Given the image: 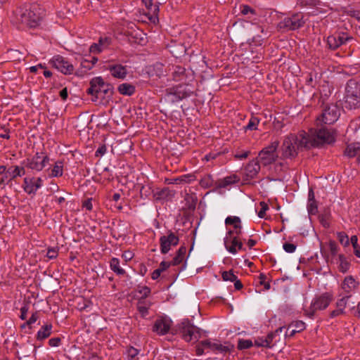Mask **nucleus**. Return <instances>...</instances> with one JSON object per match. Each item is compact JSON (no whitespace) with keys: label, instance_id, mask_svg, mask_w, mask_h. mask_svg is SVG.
<instances>
[{"label":"nucleus","instance_id":"nucleus-1","mask_svg":"<svg viewBox=\"0 0 360 360\" xmlns=\"http://www.w3.org/2000/svg\"><path fill=\"white\" fill-rule=\"evenodd\" d=\"M315 144L309 136L304 131L299 134H290L285 137L281 146L282 156L284 158L293 159L299 151L304 148H309Z\"/></svg>","mask_w":360,"mask_h":360},{"label":"nucleus","instance_id":"nucleus-2","mask_svg":"<svg viewBox=\"0 0 360 360\" xmlns=\"http://www.w3.org/2000/svg\"><path fill=\"white\" fill-rule=\"evenodd\" d=\"M88 94L94 96L92 101L96 102L99 97H103L106 101L110 100L113 95V86L105 83L101 77L93 78L90 82V87L86 90Z\"/></svg>","mask_w":360,"mask_h":360},{"label":"nucleus","instance_id":"nucleus-3","mask_svg":"<svg viewBox=\"0 0 360 360\" xmlns=\"http://www.w3.org/2000/svg\"><path fill=\"white\" fill-rule=\"evenodd\" d=\"M344 106L349 110L356 109L360 106V84L353 79L347 83Z\"/></svg>","mask_w":360,"mask_h":360},{"label":"nucleus","instance_id":"nucleus-4","mask_svg":"<svg viewBox=\"0 0 360 360\" xmlns=\"http://www.w3.org/2000/svg\"><path fill=\"white\" fill-rule=\"evenodd\" d=\"M41 8L39 6L32 4L21 11L18 20L22 25L27 27H36L41 21Z\"/></svg>","mask_w":360,"mask_h":360},{"label":"nucleus","instance_id":"nucleus-5","mask_svg":"<svg viewBox=\"0 0 360 360\" xmlns=\"http://www.w3.org/2000/svg\"><path fill=\"white\" fill-rule=\"evenodd\" d=\"M333 300V295L331 292H326L319 296L314 297L310 306L304 309L306 316L312 318L315 313L319 310H324Z\"/></svg>","mask_w":360,"mask_h":360},{"label":"nucleus","instance_id":"nucleus-6","mask_svg":"<svg viewBox=\"0 0 360 360\" xmlns=\"http://www.w3.org/2000/svg\"><path fill=\"white\" fill-rule=\"evenodd\" d=\"M340 115V108L336 104H326L323 107L321 116L317 118V125L321 123L332 124L338 120Z\"/></svg>","mask_w":360,"mask_h":360},{"label":"nucleus","instance_id":"nucleus-7","mask_svg":"<svg viewBox=\"0 0 360 360\" xmlns=\"http://www.w3.org/2000/svg\"><path fill=\"white\" fill-rule=\"evenodd\" d=\"M179 333L186 342L197 341L200 337V329L193 325L190 321L184 320L179 326Z\"/></svg>","mask_w":360,"mask_h":360},{"label":"nucleus","instance_id":"nucleus-8","mask_svg":"<svg viewBox=\"0 0 360 360\" xmlns=\"http://www.w3.org/2000/svg\"><path fill=\"white\" fill-rule=\"evenodd\" d=\"M49 161V158L44 153L37 152L32 158L25 160L23 164L32 170L40 172L45 167Z\"/></svg>","mask_w":360,"mask_h":360},{"label":"nucleus","instance_id":"nucleus-9","mask_svg":"<svg viewBox=\"0 0 360 360\" xmlns=\"http://www.w3.org/2000/svg\"><path fill=\"white\" fill-rule=\"evenodd\" d=\"M193 91L187 85H179L173 89H170L166 94V99L170 102L174 103L192 95Z\"/></svg>","mask_w":360,"mask_h":360},{"label":"nucleus","instance_id":"nucleus-10","mask_svg":"<svg viewBox=\"0 0 360 360\" xmlns=\"http://www.w3.org/2000/svg\"><path fill=\"white\" fill-rule=\"evenodd\" d=\"M279 143L274 141L268 146L263 148L259 153V162H260L264 166H267L275 162L276 159V149L278 146Z\"/></svg>","mask_w":360,"mask_h":360},{"label":"nucleus","instance_id":"nucleus-11","mask_svg":"<svg viewBox=\"0 0 360 360\" xmlns=\"http://www.w3.org/2000/svg\"><path fill=\"white\" fill-rule=\"evenodd\" d=\"M303 14L297 13L291 17H286L278 24L280 29L285 30H295L304 25Z\"/></svg>","mask_w":360,"mask_h":360},{"label":"nucleus","instance_id":"nucleus-12","mask_svg":"<svg viewBox=\"0 0 360 360\" xmlns=\"http://www.w3.org/2000/svg\"><path fill=\"white\" fill-rule=\"evenodd\" d=\"M179 241V237L172 231H169L167 236H162L160 238V251L162 254H167L172 246H176Z\"/></svg>","mask_w":360,"mask_h":360},{"label":"nucleus","instance_id":"nucleus-13","mask_svg":"<svg viewBox=\"0 0 360 360\" xmlns=\"http://www.w3.org/2000/svg\"><path fill=\"white\" fill-rule=\"evenodd\" d=\"M51 63L53 67L64 75H70L74 71V66L63 56H56L53 57Z\"/></svg>","mask_w":360,"mask_h":360},{"label":"nucleus","instance_id":"nucleus-14","mask_svg":"<svg viewBox=\"0 0 360 360\" xmlns=\"http://www.w3.org/2000/svg\"><path fill=\"white\" fill-rule=\"evenodd\" d=\"M41 186L42 179L41 177L37 179L25 177L23 180L22 188L27 194H35Z\"/></svg>","mask_w":360,"mask_h":360},{"label":"nucleus","instance_id":"nucleus-15","mask_svg":"<svg viewBox=\"0 0 360 360\" xmlns=\"http://www.w3.org/2000/svg\"><path fill=\"white\" fill-rule=\"evenodd\" d=\"M260 170V165L258 160H251L244 168V181H250L257 177Z\"/></svg>","mask_w":360,"mask_h":360},{"label":"nucleus","instance_id":"nucleus-16","mask_svg":"<svg viewBox=\"0 0 360 360\" xmlns=\"http://www.w3.org/2000/svg\"><path fill=\"white\" fill-rule=\"evenodd\" d=\"M349 39H351V38L345 34L338 33L328 36L327 38V44L330 49L335 50Z\"/></svg>","mask_w":360,"mask_h":360},{"label":"nucleus","instance_id":"nucleus-17","mask_svg":"<svg viewBox=\"0 0 360 360\" xmlns=\"http://www.w3.org/2000/svg\"><path fill=\"white\" fill-rule=\"evenodd\" d=\"M172 321L166 317L158 319L153 325V330L160 335L167 333L171 328Z\"/></svg>","mask_w":360,"mask_h":360},{"label":"nucleus","instance_id":"nucleus-18","mask_svg":"<svg viewBox=\"0 0 360 360\" xmlns=\"http://www.w3.org/2000/svg\"><path fill=\"white\" fill-rule=\"evenodd\" d=\"M107 70L110 71L112 77L119 79H125L128 73L127 67L118 63L108 65Z\"/></svg>","mask_w":360,"mask_h":360},{"label":"nucleus","instance_id":"nucleus-19","mask_svg":"<svg viewBox=\"0 0 360 360\" xmlns=\"http://www.w3.org/2000/svg\"><path fill=\"white\" fill-rule=\"evenodd\" d=\"M317 143H331L335 141L333 132L326 128L319 129L316 133Z\"/></svg>","mask_w":360,"mask_h":360},{"label":"nucleus","instance_id":"nucleus-20","mask_svg":"<svg viewBox=\"0 0 360 360\" xmlns=\"http://www.w3.org/2000/svg\"><path fill=\"white\" fill-rule=\"evenodd\" d=\"M186 247L185 245H181L178 251L176 252V254L175 257L173 258V259L171 261L172 266H176L179 265L180 264L183 263L182 266L180 268V271H183L186 269Z\"/></svg>","mask_w":360,"mask_h":360},{"label":"nucleus","instance_id":"nucleus-21","mask_svg":"<svg viewBox=\"0 0 360 360\" xmlns=\"http://www.w3.org/2000/svg\"><path fill=\"white\" fill-rule=\"evenodd\" d=\"M359 285V283L352 276H347L345 278L341 284V288L344 291V295H351V292L354 290Z\"/></svg>","mask_w":360,"mask_h":360},{"label":"nucleus","instance_id":"nucleus-22","mask_svg":"<svg viewBox=\"0 0 360 360\" xmlns=\"http://www.w3.org/2000/svg\"><path fill=\"white\" fill-rule=\"evenodd\" d=\"M15 178H17V176L13 167L11 166L8 168L6 167V171L4 172L3 176L0 179V186L8 184Z\"/></svg>","mask_w":360,"mask_h":360},{"label":"nucleus","instance_id":"nucleus-23","mask_svg":"<svg viewBox=\"0 0 360 360\" xmlns=\"http://www.w3.org/2000/svg\"><path fill=\"white\" fill-rule=\"evenodd\" d=\"M345 154L349 158L358 156L357 159L360 161V143H353L349 144L346 148Z\"/></svg>","mask_w":360,"mask_h":360},{"label":"nucleus","instance_id":"nucleus-24","mask_svg":"<svg viewBox=\"0 0 360 360\" xmlns=\"http://www.w3.org/2000/svg\"><path fill=\"white\" fill-rule=\"evenodd\" d=\"M239 180L240 178L238 176L233 174L218 180L217 185L218 188H225L239 181Z\"/></svg>","mask_w":360,"mask_h":360},{"label":"nucleus","instance_id":"nucleus-25","mask_svg":"<svg viewBox=\"0 0 360 360\" xmlns=\"http://www.w3.org/2000/svg\"><path fill=\"white\" fill-rule=\"evenodd\" d=\"M110 269L117 275L122 276L126 274L125 270L121 267L119 259L113 257L110 261Z\"/></svg>","mask_w":360,"mask_h":360},{"label":"nucleus","instance_id":"nucleus-26","mask_svg":"<svg viewBox=\"0 0 360 360\" xmlns=\"http://www.w3.org/2000/svg\"><path fill=\"white\" fill-rule=\"evenodd\" d=\"M225 246L226 250L232 253L236 254L238 252V250H241L243 248V243L240 241L238 237H233L231 241V245H228L226 240H224Z\"/></svg>","mask_w":360,"mask_h":360},{"label":"nucleus","instance_id":"nucleus-27","mask_svg":"<svg viewBox=\"0 0 360 360\" xmlns=\"http://www.w3.org/2000/svg\"><path fill=\"white\" fill-rule=\"evenodd\" d=\"M117 90L120 94L131 96L135 92V86L131 84L123 83L118 86Z\"/></svg>","mask_w":360,"mask_h":360},{"label":"nucleus","instance_id":"nucleus-28","mask_svg":"<svg viewBox=\"0 0 360 360\" xmlns=\"http://www.w3.org/2000/svg\"><path fill=\"white\" fill-rule=\"evenodd\" d=\"M51 330L52 325L51 323L43 326L37 332V340H42L49 338L51 334Z\"/></svg>","mask_w":360,"mask_h":360},{"label":"nucleus","instance_id":"nucleus-29","mask_svg":"<svg viewBox=\"0 0 360 360\" xmlns=\"http://www.w3.org/2000/svg\"><path fill=\"white\" fill-rule=\"evenodd\" d=\"M63 173V162L62 161H57L53 169H51V172L50 176L51 177H58L61 176Z\"/></svg>","mask_w":360,"mask_h":360},{"label":"nucleus","instance_id":"nucleus-30","mask_svg":"<svg viewBox=\"0 0 360 360\" xmlns=\"http://www.w3.org/2000/svg\"><path fill=\"white\" fill-rule=\"evenodd\" d=\"M340 296H342V297L337 300L335 306L336 308H339L340 309L345 311V309L352 296L351 295L344 294H340Z\"/></svg>","mask_w":360,"mask_h":360},{"label":"nucleus","instance_id":"nucleus-31","mask_svg":"<svg viewBox=\"0 0 360 360\" xmlns=\"http://www.w3.org/2000/svg\"><path fill=\"white\" fill-rule=\"evenodd\" d=\"M339 259V270L342 273H346L350 266V263L347 260L343 255H338Z\"/></svg>","mask_w":360,"mask_h":360},{"label":"nucleus","instance_id":"nucleus-32","mask_svg":"<svg viewBox=\"0 0 360 360\" xmlns=\"http://www.w3.org/2000/svg\"><path fill=\"white\" fill-rule=\"evenodd\" d=\"M169 195H170V191L167 188H165L160 191H157L153 194V195L156 200L167 199Z\"/></svg>","mask_w":360,"mask_h":360},{"label":"nucleus","instance_id":"nucleus-33","mask_svg":"<svg viewBox=\"0 0 360 360\" xmlns=\"http://www.w3.org/2000/svg\"><path fill=\"white\" fill-rule=\"evenodd\" d=\"M186 72V69L181 66H176L173 71L174 79L176 81H179L182 79Z\"/></svg>","mask_w":360,"mask_h":360},{"label":"nucleus","instance_id":"nucleus-34","mask_svg":"<svg viewBox=\"0 0 360 360\" xmlns=\"http://www.w3.org/2000/svg\"><path fill=\"white\" fill-rule=\"evenodd\" d=\"M350 242L352 243V245L354 248V255L360 258V246L358 244V238L356 236H352L351 238H350Z\"/></svg>","mask_w":360,"mask_h":360},{"label":"nucleus","instance_id":"nucleus-35","mask_svg":"<svg viewBox=\"0 0 360 360\" xmlns=\"http://www.w3.org/2000/svg\"><path fill=\"white\" fill-rule=\"evenodd\" d=\"M294 328L297 333H300L305 329V323L302 321H296L292 322L288 326V330Z\"/></svg>","mask_w":360,"mask_h":360},{"label":"nucleus","instance_id":"nucleus-36","mask_svg":"<svg viewBox=\"0 0 360 360\" xmlns=\"http://www.w3.org/2000/svg\"><path fill=\"white\" fill-rule=\"evenodd\" d=\"M252 346V342L250 340L240 339L238 342V349L240 350L247 349Z\"/></svg>","mask_w":360,"mask_h":360},{"label":"nucleus","instance_id":"nucleus-37","mask_svg":"<svg viewBox=\"0 0 360 360\" xmlns=\"http://www.w3.org/2000/svg\"><path fill=\"white\" fill-rule=\"evenodd\" d=\"M139 353V351L137 349L133 347H129L127 350L128 360H138L137 355Z\"/></svg>","mask_w":360,"mask_h":360},{"label":"nucleus","instance_id":"nucleus-38","mask_svg":"<svg viewBox=\"0 0 360 360\" xmlns=\"http://www.w3.org/2000/svg\"><path fill=\"white\" fill-rule=\"evenodd\" d=\"M195 180V177L193 175L191 174H187V175H182L175 179V182L176 184L179 183H191Z\"/></svg>","mask_w":360,"mask_h":360},{"label":"nucleus","instance_id":"nucleus-39","mask_svg":"<svg viewBox=\"0 0 360 360\" xmlns=\"http://www.w3.org/2000/svg\"><path fill=\"white\" fill-rule=\"evenodd\" d=\"M259 122V120L257 117H252L249 120L248 124H247V126L245 128L246 130H248H248H255V129H257Z\"/></svg>","mask_w":360,"mask_h":360},{"label":"nucleus","instance_id":"nucleus-40","mask_svg":"<svg viewBox=\"0 0 360 360\" xmlns=\"http://www.w3.org/2000/svg\"><path fill=\"white\" fill-rule=\"evenodd\" d=\"M337 235L340 243L342 245H344L345 247L349 245L350 240L349 239L348 236L345 232H338Z\"/></svg>","mask_w":360,"mask_h":360},{"label":"nucleus","instance_id":"nucleus-41","mask_svg":"<svg viewBox=\"0 0 360 360\" xmlns=\"http://www.w3.org/2000/svg\"><path fill=\"white\" fill-rule=\"evenodd\" d=\"M222 278L225 281L233 282L237 278V276L233 274L232 270H230L222 273Z\"/></svg>","mask_w":360,"mask_h":360},{"label":"nucleus","instance_id":"nucleus-42","mask_svg":"<svg viewBox=\"0 0 360 360\" xmlns=\"http://www.w3.org/2000/svg\"><path fill=\"white\" fill-rule=\"evenodd\" d=\"M230 351V348L222 344H220L218 342H216V346L214 349V352L215 353H227Z\"/></svg>","mask_w":360,"mask_h":360},{"label":"nucleus","instance_id":"nucleus-43","mask_svg":"<svg viewBox=\"0 0 360 360\" xmlns=\"http://www.w3.org/2000/svg\"><path fill=\"white\" fill-rule=\"evenodd\" d=\"M240 222H241L240 219L238 217L229 216V217H226L225 219V224L226 225L235 226L236 224L238 225V223H240Z\"/></svg>","mask_w":360,"mask_h":360},{"label":"nucleus","instance_id":"nucleus-44","mask_svg":"<svg viewBox=\"0 0 360 360\" xmlns=\"http://www.w3.org/2000/svg\"><path fill=\"white\" fill-rule=\"evenodd\" d=\"M201 344L206 349H208L212 352L214 351V347L216 346V342H212L210 340H202L201 341Z\"/></svg>","mask_w":360,"mask_h":360},{"label":"nucleus","instance_id":"nucleus-45","mask_svg":"<svg viewBox=\"0 0 360 360\" xmlns=\"http://www.w3.org/2000/svg\"><path fill=\"white\" fill-rule=\"evenodd\" d=\"M151 193V188L148 186H143L140 190L141 198H148Z\"/></svg>","mask_w":360,"mask_h":360},{"label":"nucleus","instance_id":"nucleus-46","mask_svg":"<svg viewBox=\"0 0 360 360\" xmlns=\"http://www.w3.org/2000/svg\"><path fill=\"white\" fill-rule=\"evenodd\" d=\"M259 278V283L261 285H263L266 290L270 289V287H271L270 283L269 282L265 281L266 279V276L264 274H260Z\"/></svg>","mask_w":360,"mask_h":360},{"label":"nucleus","instance_id":"nucleus-47","mask_svg":"<svg viewBox=\"0 0 360 360\" xmlns=\"http://www.w3.org/2000/svg\"><path fill=\"white\" fill-rule=\"evenodd\" d=\"M328 245H329V249H330V254L333 256H335L338 254V248L337 244L335 243V241L330 240L329 242Z\"/></svg>","mask_w":360,"mask_h":360},{"label":"nucleus","instance_id":"nucleus-48","mask_svg":"<svg viewBox=\"0 0 360 360\" xmlns=\"http://www.w3.org/2000/svg\"><path fill=\"white\" fill-rule=\"evenodd\" d=\"M261 210L258 212V216L260 218H264L266 214V211L269 209V206L264 202H260Z\"/></svg>","mask_w":360,"mask_h":360},{"label":"nucleus","instance_id":"nucleus-49","mask_svg":"<svg viewBox=\"0 0 360 360\" xmlns=\"http://www.w3.org/2000/svg\"><path fill=\"white\" fill-rule=\"evenodd\" d=\"M240 12L243 15H247L248 13L255 15L256 13L255 11L248 5H243Z\"/></svg>","mask_w":360,"mask_h":360},{"label":"nucleus","instance_id":"nucleus-50","mask_svg":"<svg viewBox=\"0 0 360 360\" xmlns=\"http://www.w3.org/2000/svg\"><path fill=\"white\" fill-rule=\"evenodd\" d=\"M110 43V39L109 38H101L98 41V45L100 46L101 48H102V50H103L104 49L107 48L109 44Z\"/></svg>","mask_w":360,"mask_h":360},{"label":"nucleus","instance_id":"nucleus-51","mask_svg":"<svg viewBox=\"0 0 360 360\" xmlns=\"http://www.w3.org/2000/svg\"><path fill=\"white\" fill-rule=\"evenodd\" d=\"M16 176H22L25 174V169L24 167H20L18 165H13Z\"/></svg>","mask_w":360,"mask_h":360},{"label":"nucleus","instance_id":"nucleus-52","mask_svg":"<svg viewBox=\"0 0 360 360\" xmlns=\"http://www.w3.org/2000/svg\"><path fill=\"white\" fill-rule=\"evenodd\" d=\"M29 310V306L27 304H24L21 308H20V318L22 319V320H25L26 318H27V311Z\"/></svg>","mask_w":360,"mask_h":360},{"label":"nucleus","instance_id":"nucleus-53","mask_svg":"<svg viewBox=\"0 0 360 360\" xmlns=\"http://www.w3.org/2000/svg\"><path fill=\"white\" fill-rule=\"evenodd\" d=\"M283 249L285 252L288 253H292L296 250V245L292 243H285L283 245Z\"/></svg>","mask_w":360,"mask_h":360},{"label":"nucleus","instance_id":"nucleus-54","mask_svg":"<svg viewBox=\"0 0 360 360\" xmlns=\"http://www.w3.org/2000/svg\"><path fill=\"white\" fill-rule=\"evenodd\" d=\"M38 312H34L32 314L31 317L29 319L28 321H27L25 324H27V326H30L32 323H35L37 320L38 319Z\"/></svg>","mask_w":360,"mask_h":360},{"label":"nucleus","instance_id":"nucleus-55","mask_svg":"<svg viewBox=\"0 0 360 360\" xmlns=\"http://www.w3.org/2000/svg\"><path fill=\"white\" fill-rule=\"evenodd\" d=\"M250 152L249 150H246L243 153L238 152L234 155V157L236 159L243 160V159L247 158L248 157V155H250Z\"/></svg>","mask_w":360,"mask_h":360},{"label":"nucleus","instance_id":"nucleus-56","mask_svg":"<svg viewBox=\"0 0 360 360\" xmlns=\"http://www.w3.org/2000/svg\"><path fill=\"white\" fill-rule=\"evenodd\" d=\"M138 310L141 314L142 316H146L148 314V307L139 303Z\"/></svg>","mask_w":360,"mask_h":360},{"label":"nucleus","instance_id":"nucleus-57","mask_svg":"<svg viewBox=\"0 0 360 360\" xmlns=\"http://www.w3.org/2000/svg\"><path fill=\"white\" fill-rule=\"evenodd\" d=\"M89 51L90 52L94 53H101L103 50L102 48L100 47L98 44L94 43L90 46Z\"/></svg>","mask_w":360,"mask_h":360},{"label":"nucleus","instance_id":"nucleus-58","mask_svg":"<svg viewBox=\"0 0 360 360\" xmlns=\"http://www.w3.org/2000/svg\"><path fill=\"white\" fill-rule=\"evenodd\" d=\"M61 342V339L60 338H52L49 340V345L51 347H58Z\"/></svg>","mask_w":360,"mask_h":360},{"label":"nucleus","instance_id":"nucleus-59","mask_svg":"<svg viewBox=\"0 0 360 360\" xmlns=\"http://www.w3.org/2000/svg\"><path fill=\"white\" fill-rule=\"evenodd\" d=\"M344 314H345V311H342V310L340 309L339 308H336V309L330 311L329 316H330V318H335V317H337V316Z\"/></svg>","mask_w":360,"mask_h":360},{"label":"nucleus","instance_id":"nucleus-60","mask_svg":"<svg viewBox=\"0 0 360 360\" xmlns=\"http://www.w3.org/2000/svg\"><path fill=\"white\" fill-rule=\"evenodd\" d=\"M46 255L49 259H54L57 257L58 252L55 248H49L47 251Z\"/></svg>","mask_w":360,"mask_h":360},{"label":"nucleus","instance_id":"nucleus-61","mask_svg":"<svg viewBox=\"0 0 360 360\" xmlns=\"http://www.w3.org/2000/svg\"><path fill=\"white\" fill-rule=\"evenodd\" d=\"M106 146L105 145H102L98 147V148L96 151V156H102L106 152Z\"/></svg>","mask_w":360,"mask_h":360},{"label":"nucleus","instance_id":"nucleus-62","mask_svg":"<svg viewBox=\"0 0 360 360\" xmlns=\"http://www.w3.org/2000/svg\"><path fill=\"white\" fill-rule=\"evenodd\" d=\"M172 264V262H165V261H162L160 264V266H159V269L161 270V271H164L165 270H166L167 268H169Z\"/></svg>","mask_w":360,"mask_h":360},{"label":"nucleus","instance_id":"nucleus-63","mask_svg":"<svg viewBox=\"0 0 360 360\" xmlns=\"http://www.w3.org/2000/svg\"><path fill=\"white\" fill-rule=\"evenodd\" d=\"M206 349L205 347H203L201 344V342H200L197 346H196V354L198 356H201L204 353V350Z\"/></svg>","mask_w":360,"mask_h":360},{"label":"nucleus","instance_id":"nucleus-64","mask_svg":"<svg viewBox=\"0 0 360 360\" xmlns=\"http://www.w3.org/2000/svg\"><path fill=\"white\" fill-rule=\"evenodd\" d=\"M139 292L142 295L143 297H146L149 295L150 293V289L147 287H143L140 290Z\"/></svg>","mask_w":360,"mask_h":360}]
</instances>
